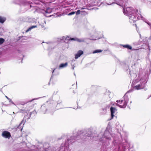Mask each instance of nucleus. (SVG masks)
Returning a JSON list of instances; mask_svg holds the SVG:
<instances>
[{
    "label": "nucleus",
    "instance_id": "obj_1",
    "mask_svg": "<svg viewBox=\"0 0 151 151\" xmlns=\"http://www.w3.org/2000/svg\"><path fill=\"white\" fill-rule=\"evenodd\" d=\"M83 135V134H81V132L76 134H74L73 136L71 137L70 139H68L66 141H65L64 145L63 144L62 145L58 151H68L69 145L74 142V140L78 139V138L81 137Z\"/></svg>",
    "mask_w": 151,
    "mask_h": 151
},
{
    "label": "nucleus",
    "instance_id": "obj_2",
    "mask_svg": "<svg viewBox=\"0 0 151 151\" xmlns=\"http://www.w3.org/2000/svg\"><path fill=\"white\" fill-rule=\"evenodd\" d=\"M124 100L116 101V102L118 103L115 104L114 103L111 102V104L113 106H114V104H115L116 106L121 108H125L126 107L128 102L129 98L126 94L124 95Z\"/></svg>",
    "mask_w": 151,
    "mask_h": 151
},
{
    "label": "nucleus",
    "instance_id": "obj_3",
    "mask_svg": "<svg viewBox=\"0 0 151 151\" xmlns=\"http://www.w3.org/2000/svg\"><path fill=\"white\" fill-rule=\"evenodd\" d=\"M39 146H40V147L38 151H47L50 147L49 144L47 143H44L43 145L41 144L38 143Z\"/></svg>",
    "mask_w": 151,
    "mask_h": 151
},
{
    "label": "nucleus",
    "instance_id": "obj_4",
    "mask_svg": "<svg viewBox=\"0 0 151 151\" xmlns=\"http://www.w3.org/2000/svg\"><path fill=\"white\" fill-rule=\"evenodd\" d=\"M63 40H75L76 41L79 42H84L85 41V40L84 39L82 38V39H78L77 38H70L68 36L63 37H62V39Z\"/></svg>",
    "mask_w": 151,
    "mask_h": 151
},
{
    "label": "nucleus",
    "instance_id": "obj_5",
    "mask_svg": "<svg viewBox=\"0 0 151 151\" xmlns=\"http://www.w3.org/2000/svg\"><path fill=\"white\" fill-rule=\"evenodd\" d=\"M110 136H111L113 137L112 135L110 134V132L107 130H106L105 132V133L104 134V138H101L100 139V141H103L104 139H107L108 140H109L111 139V137Z\"/></svg>",
    "mask_w": 151,
    "mask_h": 151
},
{
    "label": "nucleus",
    "instance_id": "obj_6",
    "mask_svg": "<svg viewBox=\"0 0 151 151\" xmlns=\"http://www.w3.org/2000/svg\"><path fill=\"white\" fill-rule=\"evenodd\" d=\"M145 87V82H140L139 84H138L135 86L134 88L135 89L138 90L144 88Z\"/></svg>",
    "mask_w": 151,
    "mask_h": 151
},
{
    "label": "nucleus",
    "instance_id": "obj_7",
    "mask_svg": "<svg viewBox=\"0 0 151 151\" xmlns=\"http://www.w3.org/2000/svg\"><path fill=\"white\" fill-rule=\"evenodd\" d=\"M2 136L5 138L9 139L11 137V135L10 132L7 131H4L1 134Z\"/></svg>",
    "mask_w": 151,
    "mask_h": 151
},
{
    "label": "nucleus",
    "instance_id": "obj_8",
    "mask_svg": "<svg viewBox=\"0 0 151 151\" xmlns=\"http://www.w3.org/2000/svg\"><path fill=\"white\" fill-rule=\"evenodd\" d=\"M111 119H112L117 112V109L114 107L111 106L110 108Z\"/></svg>",
    "mask_w": 151,
    "mask_h": 151
},
{
    "label": "nucleus",
    "instance_id": "obj_9",
    "mask_svg": "<svg viewBox=\"0 0 151 151\" xmlns=\"http://www.w3.org/2000/svg\"><path fill=\"white\" fill-rule=\"evenodd\" d=\"M110 107V105H108L106 106L103 107L102 109V114H105L106 113L107 110L109 109Z\"/></svg>",
    "mask_w": 151,
    "mask_h": 151
},
{
    "label": "nucleus",
    "instance_id": "obj_10",
    "mask_svg": "<svg viewBox=\"0 0 151 151\" xmlns=\"http://www.w3.org/2000/svg\"><path fill=\"white\" fill-rule=\"evenodd\" d=\"M83 54V52L81 50H79L75 55V58L77 59Z\"/></svg>",
    "mask_w": 151,
    "mask_h": 151
},
{
    "label": "nucleus",
    "instance_id": "obj_11",
    "mask_svg": "<svg viewBox=\"0 0 151 151\" xmlns=\"http://www.w3.org/2000/svg\"><path fill=\"white\" fill-rule=\"evenodd\" d=\"M52 11V9L48 8L45 11V15L46 17H50L51 15H50L49 16H47L46 15V14H50V13Z\"/></svg>",
    "mask_w": 151,
    "mask_h": 151
},
{
    "label": "nucleus",
    "instance_id": "obj_12",
    "mask_svg": "<svg viewBox=\"0 0 151 151\" xmlns=\"http://www.w3.org/2000/svg\"><path fill=\"white\" fill-rule=\"evenodd\" d=\"M68 65V63L67 62L65 63H61L59 66V69H62L66 67Z\"/></svg>",
    "mask_w": 151,
    "mask_h": 151
},
{
    "label": "nucleus",
    "instance_id": "obj_13",
    "mask_svg": "<svg viewBox=\"0 0 151 151\" xmlns=\"http://www.w3.org/2000/svg\"><path fill=\"white\" fill-rule=\"evenodd\" d=\"M125 144L122 145V147L124 149H126L129 147V144L126 140Z\"/></svg>",
    "mask_w": 151,
    "mask_h": 151
},
{
    "label": "nucleus",
    "instance_id": "obj_14",
    "mask_svg": "<svg viewBox=\"0 0 151 151\" xmlns=\"http://www.w3.org/2000/svg\"><path fill=\"white\" fill-rule=\"evenodd\" d=\"M6 19L4 17H3L0 16V22L3 23L6 20Z\"/></svg>",
    "mask_w": 151,
    "mask_h": 151
},
{
    "label": "nucleus",
    "instance_id": "obj_15",
    "mask_svg": "<svg viewBox=\"0 0 151 151\" xmlns=\"http://www.w3.org/2000/svg\"><path fill=\"white\" fill-rule=\"evenodd\" d=\"M122 46L124 47L127 48L131 50L132 48V47L131 46L128 45H123Z\"/></svg>",
    "mask_w": 151,
    "mask_h": 151
},
{
    "label": "nucleus",
    "instance_id": "obj_16",
    "mask_svg": "<svg viewBox=\"0 0 151 151\" xmlns=\"http://www.w3.org/2000/svg\"><path fill=\"white\" fill-rule=\"evenodd\" d=\"M37 27V26H33L29 28L26 31V32H29L33 28H35Z\"/></svg>",
    "mask_w": 151,
    "mask_h": 151
},
{
    "label": "nucleus",
    "instance_id": "obj_17",
    "mask_svg": "<svg viewBox=\"0 0 151 151\" xmlns=\"http://www.w3.org/2000/svg\"><path fill=\"white\" fill-rule=\"evenodd\" d=\"M102 50H98V49L96 50H95V51H93V54H95V53H96L100 52H102Z\"/></svg>",
    "mask_w": 151,
    "mask_h": 151
},
{
    "label": "nucleus",
    "instance_id": "obj_18",
    "mask_svg": "<svg viewBox=\"0 0 151 151\" xmlns=\"http://www.w3.org/2000/svg\"><path fill=\"white\" fill-rule=\"evenodd\" d=\"M38 26L40 28H41L42 29H45V28L44 26L43 25V24H40Z\"/></svg>",
    "mask_w": 151,
    "mask_h": 151
},
{
    "label": "nucleus",
    "instance_id": "obj_19",
    "mask_svg": "<svg viewBox=\"0 0 151 151\" xmlns=\"http://www.w3.org/2000/svg\"><path fill=\"white\" fill-rule=\"evenodd\" d=\"M4 39L0 38V45L2 44L4 42Z\"/></svg>",
    "mask_w": 151,
    "mask_h": 151
},
{
    "label": "nucleus",
    "instance_id": "obj_20",
    "mask_svg": "<svg viewBox=\"0 0 151 151\" xmlns=\"http://www.w3.org/2000/svg\"><path fill=\"white\" fill-rule=\"evenodd\" d=\"M75 12H71L70 13H69L68 14V15L70 16V15H73V14H75Z\"/></svg>",
    "mask_w": 151,
    "mask_h": 151
},
{
    "label": "nucleus",
    "instance_id": "obj_21",
    "mask_svg": "<svg viewBox=\"0 0 151 151\" xmlns=\"http://www.w3.org/2000/svg\"><path fill=\"white\" fill-rule=\"evenodd\" d=\"M80 14V10H78L76 12V15H78Z\"/></svg>",
    "mask_w": 151,
    "mask_h": 151
},
{
    "label": "nucleus",
    "instance_id": "obj_22",
    "mask_svg": "<svg viewBox=\"0 0 151 151\" xmlns=\"http://www.w3.org/2000/svg\"><path fill=\"white\" fill-rule=\"evenodd\" d=\"M74 68H75V66H74V65H73L72 66V69L73 70H74Z\"/></svg>",
    "mask_w": 151,
    "mask_h": 151
},
{
    "label": "nucleus",
    "instance_id": "obj_23",
    "mask_svg": "<svg viewBox=\"0 0 151 151\" xmlns=\"http://www.w3.org/2000/svg\"><path fill=\"white\" fill-rule=\"evenodd\" d=\"M114 3H113L111 4H108V5H111L114 4Z\"/></svg>",
    "mask_w": 151,
    "mask_h": 151
},
{
    "label": "nucleus",
    "instance_id": "obj_24",
    "mask_svg": "<svg viewBox=\"0 0 151 151\" xmlns=\"http://www.w3.org/2000/svg\"><path fill=\"white\" fill-rule=\"evenodd\" d=\"M41 109H44V106H41Z\"/></svg>",
    "mask_w": 151,
    "mask_h": 151
},
{
    "label": "nucleus",
    "instance_id": "obj_25",
    "mask_svg": "<svg viewBox=\"0 0 151 151\" xmlns=\"http://www.w3.org/2000/svg\"><path fill=\"white\" fill-rule=\"evenodd\" d=\"M6 98L7 99H9L8 98V97H7L6 96Z\"/></svg>",
    "mask_w": 151,
    "mask_h": 151
},
{
    "label": "nucleus",
    "instance_id": "obj_26",
    "mask_svg": "<svg viewBox=\"0 0 151 151\" xmlns=\"http://www.w3.org/2000/svg\"><path fill=\"white\" fill-rule=\"evenodd\" d=\"M85 8H81V9H84Z\"/></svg>",
    "mask_w": 151,
    "mask_h": 151
},
{
    "label": "nucleus",
    "instance_id": "obj_27",
    "mask_svg": "<svg viewBox=\"0 0 151 151\" xmlns=\"http://www.w3.org/2000/svg\"><path fill=\"white\" fill-rule=\"evenodd\" d=\"M21 124H22V123H21L19 124V125L18 127H19V126H20V125Z\"/></svg>",
    "mask_w": 151,
    "mask_h": 151
},
{
    "label": "nucleus",
    "instance_id": "obj_28",
    "mask_svg": "<svg viewBox=\"0 0 151 151\" xmlns=\"http://www.w3.org/2000/svg\"><path fill=\"white\" fill-rule=\"evenodd\" d=\"M43 22L45 24V21L44 20H43Z\"/></svg>",
    "mask_w": 151,
    "mask_h": 151
},
{
    "label": "nucleus",
    "instance_id": "obj_29",
    "mask_svg": "<svg viewBox=\"0 0 151 151\" xmlns=\"http://www.w3.org/2000/svg\"><path fill=\"white\" fill-rule=\"evenodd\" d=\"M74 74L75 76H76V74H75V73H74Z\"/></svg>",
    "mask_w": 151,
    "mask_h": 151
},
{
    "label": "nucleus",
    "instance_id": "obj_30",
    "mask_svg": "<svg viewBox=\"0 0 151 151\" xmlns=\"http://www.w3.org/2000/svg\"><path fill=\"white\" fill-rule=\"evenodd\" d=\"M40 9H39V10L38 9V12H39V11L40 12Z\"/></svg>",
    "mask_w": 151,
    "mask_h": 151
},
{
    "label": "nucleus",
    "instance_id": "obj_31",
    "mask_svg": "<svg viewBox=\"0 0 151 151\" xmlns=\"http://www.w3.org/2000/svg\"><path fill=\"white\" fill-rule=\"evenodd\" d=\"M54 70L53 71L52 73H53V72H54Z\"/></svg>",
    "mask_w": 151,
    "mask_h": 151
},
{
    "label": "nucleus",
    "instance_id": "obj_32",
    "mask_svg": "<svg viewBox=\"0 0 151 151\" xmlns=\"http://www.w3.org/2000/svg\"><path fill=\"white\" fill-rule=\"evenodd\" d=\"M120 147H119V149H120Z\"/></svg>",
    "mask_w": 151,
    "mask_h": 151
}]
</instances>
